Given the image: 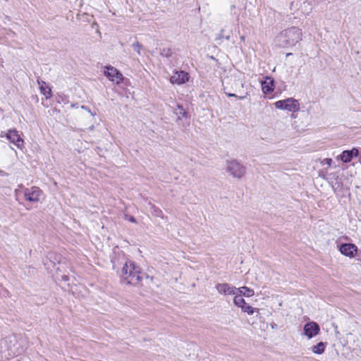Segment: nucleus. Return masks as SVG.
<instances>
[{
  "label": "nucleus",
  "instance_id": "f3484780",
  "mask_svg": "<svg viewBox=\"0 0 361 361\" xmlns=\"http://www.w3.org/2000/svg\"><path fill=\"white\" fill-rule=\"evenodd\" d=\"M326 345V342L320 341L312 347V351L314 354L321 355L324 352Z\"/></svg>",
  "mask_w": 361,
  "mask_h": 361
},
{
  "label": "nucleus",
  "instance_id": "7ed1b4c3",
  "mask_svg": "<svg viewBox=\"0 0 361 361\" xmlns=\"http://www.w3.org/2000/svg\"><path fill=\"white\" fill-rule=\"evenodd\" d=\"M274 106L278 109L286 110L290 112H297L300 110V103L293 97L276 102Z\"/></svg>",
  "mask_w": 361,
  "mask_h": 361
},
{
  "label": "nucleus",
  "instance_id": "f704fd0d",
  "mask_svg": "<svg viewBox=\"0 0 361 361\" xmlns=\"http://www.w3.org/2000/svg\"><path fill=\"white\" fill-rule=\"evenodd\" d=\"M274 326H276V324H274V325H271L272 329L274 328Z\"/></svg>",
  "mask_w": 361,
  "mask_h": 361
},
{
  "label": "nucleus",
  "instance_id": "0eeeda50",
  "mask_svg": "<svg viewBox=\"0 0 361 361\" xmlns=\"http://www.w3.org/2000/svg\"><path fill=\"white\" fill-rule=\"evenodd\" d=\"M6 137L19 149H22L24 146V140L16 129L8 130L6 134Z\"/></svg>",
  "mask_w": 361,
  "mask_h": 361
},
{
  "label": "nucleus",
  "instance_id": "a211bd4d",
  "mask_svg": "<svg viewBox=\"0 0 361 361\" xmlns=\"http://www.w3.org/2000/svg\"><path fill=\"white\" fill-rule=\"evenodd\" d=\"M233 303L238 307H240L242 310V307H244L247 303L244 298L239 295H235L233 298Z\"/></svg>",
  "mask_w": 361,
  "mask_h": 361
},
{
  "label": "nucleus",
  "instance_id": "dca6fc26",
  "mask_svg": "<svg viewBox=\"0 0 361 361\" xmlns=\"http://www.w3.org/2000/svg\"><path fill=\"white\" fill-rule=\"evenodd\" d=\"M173 112L177 116L178 120H180L183 118H187L189 117L188 112L183 108L181 104H178Z\"/></svg>",
  "mask_w": 361,
  "mask_h": 361
},
{
  "label": "nucleus",
  "instance_id": "c85d7f7f",
  "mask_svg": "<svg viewBox=\"0 0 361 361\" xmlns=\"http://www.w3.org/2000/svg\"><path fill=\"white\" fill-rule=\"evenodd\" d=\"M61 279L63 281H68L69 280V277L67 275H62L61 276Z\"/></svg>",
  "mask_w": 361,
  "mask_h": 361
},
{
  "label": "nucleus",
  "instance_id": "6e6552de",
  "mask_svg": "<svg viewBox=\"0 0 361 361\" xmlns=\"http://www.w3.org/2000/svg\"><path fill=\"white\" fill-rule=\"evenodd\" d=\"M304 334L311 339L315 336L318 335L320 332V326L315 322H310L306 323L303 327Z\"/></svg>",
  "mask_w": 361,
  "mask_h": 361
},
{
  "label": "nucleus",
  "instance_id": "f03ea898",
  "mask_svg": "<svg viewBox=\"0 0 361 361\" xmlns=\"http://www.w3.org/2000/svg\"><path fill=\"white\" fill-rule=\"evenodd\" d=\"M302 32L301 29L292 26L279 32L275 37V44L281 48H288L295 46L302 40Z\"/></svg>",
  "mask_w": 361,
  "mask_h": 361
},
{
  "label": "nucleus",
  "instance_id": "4be33fe9",
  "mask_svg": "<svg viewBox=\"0 0 361 361\" xmlns=\"http://www.w3.org/2000/svg\"><path fill=\"white\" fill-rule=\"evenodd\" d=\"M224 90L225 94H226L228 97H236V98H238V99H240V100L245 99L247 97V96L248 95V93H247V92H246V93H245V95H243V96H238L237 94H234V93L227 92H226V87H224Z\"/></svg>",
  "mask_w": 361,
  "mask_h": 361
},
{
  "label": "nucleus",
  "instance_id": "20e7f679",
  "mask_svg": "<svg viewBox=\"0 0 361 361\" xmlns=\"http://www.w3.org/2000/svg\"><path fill=\"white\" fill-rule=\"evenodd\" d=\"M226 170L231 176L236 178H241L246 171L245 167L235 159L227 161Z\"/></svg>",
  "mask_w": 361,
  "mask_h": 361
},
{
  "label": "nucleus",
  "instance_id": "473e14b6",
  "mask_svg": "<svg viewBox=\"0 0 361 361\" xmlns=\"http://www.w3.org/2000/svg\"><path fill=\"white\" fill-rule=\"evenodd\" d=\"M48 93H49V96H51V90H49V92H48Z\"/></svg>",
  "mask_w": 361,
  "mask_h": 361
},
{
  "label": "nucleus",
  "instance_id": "f257e3e1",
  "mask_svg": "<svg viewBox=\"0 0 361 361\" xmlns=\"http://www.w3.org/2000/svg\"><path fill=\"white\" fill-rule=\"evenodd\" d=\"M113 269L116 270L119 275L122 283L133 286H137L141 283L144 277L146 279L153 280L152 276H149L147 274L142 271L141 268L137 266L133 261L123 258L121 264L123 265L121 271L116 264V258L111 259Z\"/></svg>",
  "mask_w": 361,
  "mask_h": 361
},
{
  "label": "nucleus",
  "instance_id": "cd10ccee",
  "mask_svg": "<svg viewBox=\"0 0 361 361\" xmlns=\"http://www.w3.org/2000/svg\"><path fill=\"white\" fill-rule=\"evenodd\" d=\"M80 108H81L82 109H84L85 111H87L88 113H90L92 116H95V114H96L95 113H92V112L91 111V110L90 109V108H89L88 106H87L82 105V106H80Z\"/></svg>",
  "mask_w": 361,
  "mask_h": 361
},
{
  "label": "nucleus",
  "instance_id": "2eb2a0df",
  "mask_svg": "<svg viewBox=\"0 0 361 361\" xmlns=\"http://www.w3.org/2000/svg\"><path fill=\"white\" fill-rule=\"evenodd\" d=\"M254 294H255L254 290L250 288H248L247 286H242L240 288H237V294L236 295L250 298V297L253 296Z\"/></svg>",
  "mask_w": 361,
  "mask_h": 361
},
{
  "label": "nucleus",
  "instance_id": "39448f33",
  "mask_svg": "<svg viewBox=\"0 0 361 361\" xmlns=\"http://www.w3.org/2000/svg\"><path fill=\"white\" fill-rule=\"evenodd\" d=\"M104 75L110 81L116 82L117 85L121 83L124 78L122 73L111 65L105 66Z\"/></svg>",
  "mask_w": 361,
  "mask_h": 361
},
{
  "label": "nucleus",
  "instance_id": "2f4dec72",
  "mask_svg": "<svg viewBox=\"0 0 361 361\" xmlns=\"http://www.w3.org/2000/svg\"><path fill=\"white\" fill-rule=\"evenodd\" d=\"M290 55H292V53H287L286 54V56H290Z\"/></svg>",
  "mask_w": 361,
  "mask_h": 361
},
{
  "label": "nucleus",
  "instance_id": "9b49d317",
  "mask_svg": "<svg viewBox=\"0 0 361 361\" xmlns=\"http://www.w3.org/2000/svg\"><path fill=\"white\" fill-rule=\"evenodd\" d=\"M189 80V74L184 71H176L171 77L170 82L172 84L182 85Z\"/></svg>",
  "mask_w": 361,
  "mask_h": 361
},
{
  "label": "nucleus",
  "instance_id": "9d476101",
  "mask_svg": "<svg viewBox=\"0 0 361 361\" xmlns=\"http://www.w3.org/2000/svg\"><path fill=\"white\" fill-rule=\"evenodd\" d=\"M215 288L218 293L221 295H235L237 294V288L227 283H216Z\"/></svg>",
  "mask_w": 361,
  "mask_h": 361
},
{
  "label": "nucleus",
  "instance_id": "1a4fd4ad",
  "mask_svg": "<svg viewBox=\"0 0 361 361\" xmlns=\"http://www.w3.org/2000/svg\"><path fill=\"white\" fill-rule=\"evenodd\" d=\"M357 247L353 243H344L339 246V251L345 256L350 258L354 257L357 252Z\"/></svg>",
  "mask_w": 361,
  "mask_h": 361
},
{
  "label": "nucleus",
  "instance_id": "a878e982",
  "mask_svg": "<svg viewBox=\"0 0 361 361\" xmlns=\"http://www.w3.org/2000/svg\"><path fill=\"white\" fill-rule=\"evenodd\" d=\"M125 219L132 222V223H136L137 220L133 216L130 215H126Z\"/></svg>",
  "mask_w": 361,
  "mask_h": 361
},
{
  "label": "nucleus",
  "instance_id": "f8f14e48",
  "mask_svg": "<svg viewBox=\"0 0 361 361\" xmlns=\"http://www.w3.org/2000/svg\"><path fill=\"white\" fill-rule=\"evenodd\" d=\"M359 149L353 147L351 149L344 150L340 155V159L343 163H349L353 158L358 157Z\"/></svg>",
  "mask_w": 361,
  "mask_h": 361
},
{
  "label": "nucleus",
  "instance_id": "ddd939ff",
  "mask_svg": "<svg viewBox=\"0 0 361 361\" xmlns=\"http://www.w3.org/2000/svg\"><path fill=\"white\" fill-rule=\"evenodd\" d=\"M60 256H57L54 253H49L44 259L43 264L47 270H51L56 264L60 262Z\"/></svg>",
  "mask_w": 361,
  "mask_h": 361
},
{
  "label": "nucleus",
  "instance_id": "7c9ffc66",
  "mask_svg": "<svg viewBox=\"0 0 361 361\" xmlns=\"http://www.w3.org/2000/svg\"><path fill=\"white\" fill-rule=\"evenodd\" d=\"M240 39H241L242 41H243V40L245 39V37H244V36H241V37H240Z\"/></svg>",
  "mask_w": 361,
  "mask_h": 361
},
{
  "label": "nucleus",
  "instance_id": "bb28decb",
  "mask_svg": "<svg viewBox=\"0 0 361 361\" xmlns=\"http://www.w3.org/2000/svg\"><path fill=\"white\" fill-rule=\"evenodd\" d=\"M332 162H333V160L331 158H326L322 161L323 164H325L328 165L329 166H330L331 165Z\"/></svg>",
  "mask_w": 361,
  "mask_h": 361
},
{
  "label": "nucleus",
  "instance_id": "c756f323",
  "mask_svg": "<svg viewBox=\"0 0 361 361\" xmlns=\"http://www.w3.org/2000/svg\"><path fill=\"white\" fill-rule=\"evenodd\" d=\"M71 107H72V108H76V107H78V104H71Z\"/></svg>",
  "mask_w": 361,
  "mask_h": 361
},
{
  "label": "nucleus",
  "instance_id": "5701e85b",
  "mask_svg": "<svg viewBox=\"0 0 361 361\" xmlns=\"http://www.w3.org/2000/svg\"><path fill=\"white\" fill-rule=\"evenodd\" d=\"M132 47L133 48V49L139 54L140 55V49L142 48V44L137 42V41H135L133 44H132Z\"/></svg>",
  "mask_w": 361,
  "mask_h": 361
},
{
  "label": "nucleus",
  "instance_id": "423d86ee",
  "mask_svg": "<svg viewBox=\"0 0 361 361\" xmlns=\"http://www.w3.org/2000/svg\"><path fill=\"white\" fill-rule=\"evenodd\" d=\"M39 188L33 186L24 190V197L30 202H37L39 201V196L42 194Z\"/></svg>",
  "mask_w": 361,
  "mask_h": 361
},
{
  "label": "nucleus",
  "instance_id": "412c9836",
  "mask_svg": "<svg viewBox=\"0 0 361 361\" xmlns=\"http://www.w3.org/2000/svg\"><path fill=\"white\" fill-rule=\"evenodd\" d=\"M151 209H152V213L155 216H159V217H163V215H164L163 212L159 207L152 204L151 206Z\"/></svg>",
  "mask_w": 361,
  "mask_h": 361
},
{
  "label": "nucleus",
  "instance_id": "b1692460",
  "mask_svg": "<svg viewBox=\"0 0 361 361\" xmlns=\"http://www.w3.org/2000/svg\"><path fill=\"white\" fill-rule=\"evenodd\" d=\"M217 39H225L226 40H229L230 35H224V30H221L220 33L218 35Z\"/></svg>",
  "mask_w": 361,
  "mask_h": 361
},
{
  "label": "nucleus",
  "instance_id": "4468645a",
  "mask_svg": "<svg viewBox=\"0 0 361 361\" xmlns=\"http://www.w3.org/2000/svg\"><path fill=\"white\" fill-rule=\"evenodd\" d=\"M262 92L265 94L271 93L275 87L274 80L270 76H266L261 82Z\"/></svg>",
  "mask_w": 361,
  "mask_h": 361
},
{
  "label": "nucleus",
  "instance_id": "72a5a7b5",
  "mask_svg": "<svg viewBox=\"0 0 361 361\" xmlns=\"http://www.w3.org/2000/svg\"><path fill=\"white\" fill-rule=\"evenodd\" d=\"M274 326H276V324H274V325H271L272 329L274 328Z\"/></svg>",
  "mask_w": 361,
  "mask_h": 361
},
{
  "label": "nucleus",
  "instance_id": "aec40b11",
  "mask_svg": "<svg viewBox=\"0 0 361 361\" xmlns=\"http://www.w3.org/2000/svg\"><path fill=\"white\" fill-rule=\"evenodd\" d=\"M172 50L170 47H162L159 49V54L161 56L169 58L172 55Z\"/></svg>",
  "mask_w": 361,
  "mask_h": 361
},
{
  "label": "nucleus",
  "instance_id": "393cba45",
  "mask_svg": "<svg viewBox=\"0 0 361 361\" xmlns=\"http://www.w3.org/2000/svg\"><path fill=\"white\" fill-rule=\"evenodd\" d=\"M9 295V292L2 285L0 284V295Z\"/></svg>",
  "mask_w": 361,
  "mask_h": 361
},
{
  "label": "nucleus",
  "instance_id": "6ab92c4d",
  "mask_svg": "<svg viewBox=\"0 0 361 361\" xmlns=\"http://www.w3.org/2000/svg\"><path fill=\"white\" fill-rule=\"evenodd\" d=\"M243 312H246L249 315L253 314L255 312H259V310L252 307L251 305L246 304L244 307H242L241 310Z\"/></svg>",
  "mask_w": 361,
  "mask_h": 361
}]
</instances>
